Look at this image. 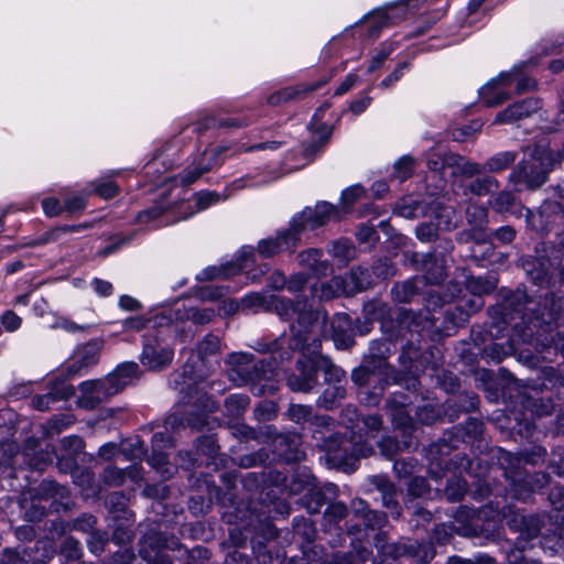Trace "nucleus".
Instances as JSON below:
<instances>
[{
    "label": "nucleus",
    "instance_id": "nucleus-33",
    "mask_svg": "<svg viewBox=\"0 0 564 564\" xmlns=\"http://www.w3.org/2000/svg\"><path fill=\"white\" fill-rule=\"evenodd\" d=\"M48 390L57 401L67 400L75 394V388L61 379L51 382Z\"/></svg>",
    "mask_w": 564,
    "mask_h": 564
},
{
    "label": "nucleus",
    "instance_id": "nucleus-6",
    "mask_svg": "<svg viewBox=\"0 0 564 564\" xmlns=\"http://www.w3.org/2000/svg\"><path fill=\"white\" fill-rule=\"evenodd\" d=\"M108 388L106 378L83 382L79 386L80 395L77 401L79 406L91 410L109 397L115 395L108 391Z\"/></svg>",
    "mask_w": 564,
    "mask_h": 564
},
{
    "label": "nucleus",
    "instance_id": "nucleus-15",
    "mask_svg": "<svg viewBox=\"0 0 564 564\" xmlns=\"http://www.w3.org/2000/svg\"><path fill=\"white\" fill-rule=\"evenodd\" d=\"M101 478L106 485L119 487L123 485L127 478L133 481L141 480V467L138 465H131L121 469L115 466H108L104 469Z\"/></svg>",
    "mask_w": 564,
    "mask_h": 564
},
{
    "label": "nucleus",
    "instance_id": "nucleus-8",
    "mask_svg": "<svg viewBox=\"0 0 564 564\" xmlns=\"http://www.w3.org/2000/svg\"><path fill=\"white\" fill-rule=\"evenodd\" d=\"M540 108L541 102L539 99L525 98L521 101L510 105L505 110L498 112L494 122L499 124L513 123L532 116Z\"/></svg>",
    "mask_w": 564,
    "mask_h": 564
},
{
    "label": "nucleus",
    "instance_id": "nucleus-31",
    "mask_svg": "<svg viewBox=\"0 0 564 564\" xmlns=\"http://www.w3.org/2000/svg\"><path fill=\"white\" fill-rule=\"evenodd\" d=\"M220 341L215 335H207L197 347L198 357L204 360L207 356L215 355L219 350Z\"/></svg>",
    "mask_w": 564,
    "mask_h": 564
},
{
    "label": "nucleus",
    "instance_id": "nucleus-16",
    "mask_svg": "<svg viewBox=\"0 0 564 564\" xmlns=\"http://www.w3.org/2000/svg\"><path fill=\"white\" fill-rule=\"evenodd\" d=\"M448 169L452 170L454 176L474 177L480 174L482 167L476 162H471L462 155L452 153L447 161Z\"/></svg>",
    "mask_w": 564,
    "mask_h": 564
},
{
    "label": "nucleus",
    "instance_id": "nucleus-5",
    "mask_svg": "<svg viewBox=\"0 0 564 564\" xmlns=\"http://www.w3.org/2000/svg\"><path fill=\"white\" fill-rule=\"evenodd\" d=\"M297 219L294 218L291 227L288 230L281 231L276 238L263 239L258 243V252L263 258H271L283 250H292L299 240L301 231L297 225Z\"/></svg>",
    "mask_w": 564,
    "mask_h": 564
},
{
    "label": "nucleus",
    "instance_id": "nucleus-61",
    "mask_svg": "<svg viewBox=\"0 0 564 564\" xmlns=\"http://www.w3.org/2000/svg\"><path fill=\"white\" fill-rule=\"evenodd\" d=\"M306 281L307 279L304 274H294L286 281V288L290 292L297 293L304 288Z\"/></svg>",
    "mask_w": 564,
    "mask_h": 564
},
{
    "label": "nucleus",
    "instance_id": "nucleus-11",
    "mask_svg": "<svg viewBox=\"0 0 564 564\" xmlns=\"http://www.w3.org/2000/svg\"><path fill=\"white\" fill-rule=\"evenodd\" d=\"M153 453L148 458L149 464L159 470L164 477H169L171 473V466L167 463V455L161 449L166 447H173V442L169 435L163 433H156L152 437Z\"/></svg>",
    "mask_w": 564,
    "mask_h": 564
},
{
    "label": "nucleus",
    "instance_id": "nucleus-59",
    "mask_svg": "<svg viewBox=\"0 0 564 564\" xmlns=\"http://www.w3.org/2000/svg\"><path fill=\"white\" fill-rule=\"evenodd\" d=\"M343 421L345 424H347L348 427L355 429L358 426L357 422L359 421V414L354 406H346L343 412Z\"/></svg>",
    "mask_w": 564,
    "mask_h": 564
},
{
    "label": "nucleus",
    "instance_id": "nucleus-24",
    "mask_svg": "<svg viewBox=\"0 0 564 564\" xmlns=\"http://www.w3.org/2000/svg\"><path fill=\"white\" fill-rule=\"evenodd\" d=\"M378 362V359H365L364 360V372L369 376H379L381 379L388 381L390 378H393L392 369L387 362L383 360L382 365Z\"/></svg>",
    "mask_w": 564,
    "mask_h": 564
},
{
    "label": "nucleus",
    "instance_id": "nucleus-44",
    "mask_svg": "<svg viewBox=\"0 0 564 564\" xmlns=\"http://www.w3.org/2000/svg\"><path fill=\"white\" fill-rule=\"evenodd\" d=\"M64 488L55 481L45 480L39 487L41 499L53 498L63 496Z\"/></svg>",
    "mask_w": 564,
    "mask_h": 564
},
{
    "label": "nucleus",
    "instance_id": "nucleus-26",
    "mask_svg": "<svg viewBox=\"0 0 564 564\" xmlns=\"http://www.w3.org/2000/svg\"><path fill=\"white\" fill-rule=\"evenodd\" d=\"M487 213L482 207L474 206L467 209V219L470 224H474L475 228L473 229V238L481 241L485 240V236L478 230H480L486 223Z\"/></svg>",
    "mask_w": 564,
    "mask_h": 564
},
{
    "label": "nucleus",
    "instance_id": "nucleus-55",
    "mask_svg": "<svg viewBox=\"0 0 564 564\" xmlns=\"http://www.w3.org/2000/svg\"><path fill=\"white\" fill-rule=\"evenodd\" d=\"M62 552L69 558H78L80 554L78 541L73 538H66L62 544Z\"/></svg>",
    "mask_w": 564,
    "mask_h": 564
},
{
    "label": "nucleus",
    "instance_id": "nucleus-63",
    "mask_svg": "<svg viewBox=\"0 0 564 564\" xmlns=\"http://www.w3.org/2000/svg\"><path fill=\"white\" fill-rule=\"evenodd\" d=\"M495 237L502 243H510L516 236V231L510 226H503L495 231Z\"/></svg>",
    "mask_w": 564,
    "mask_h": 564
},
{
    "label": "nucleus",
    "instance_id": "nucleus-28",
    "mask_svg": "<svg viewBox=\"0 0 564 564\" xmlns=\"http://www.w3.org/2000/svg\"><path fill=\"white\" fill-rule=\"evenodd\" d=\"M248 405L249 397L245 394H231L225 400V408L231 416H239L247 410Z\"/></svg>",
    "mask_w": 564,
    "mask_h": 564
},
{
    "label": "nucleus",
    "instance_id": "nucleus-18",
    "mask_svg": "<svg viewBox=\"0 0 564 564\" xmlns=\"http://www.w3.org/2000/svg\"><path fill=\"white\" fill-rule=\"evenodd\" d=\"M341 283V276H335L326 282H317L312 286V294L321 301L344 295Z\"/></svg>",
    "mask_w": 564,
    "mask_h": 564
},
{
    "label": "nucleus",
    "instance_id": "nucleus-60",
    "mask_svg": "<svg viewBox=\"0 0 564 564\" xmlns=\"http://www.w3.org/2000/svg\"><path fill=\"white\" fill-rule=\"evenodd\" d=\"M54 327L62 328L68 333L85 332L88 328L86 325L76 324L67 318L57 319Z\"/></svg>",
    "mask_w": 564,
    "mask_h": 564
},
{
    "label": "nucleus",
    "instance_id": "nucleus-54",
    "mask_svg": "<svg viewBox=\"0 0 564 564\" xmlns=\"http://www.w3.org/2000/svg\"><path fill=\"white\" fill-rule=\"evenodd\" d=\"M314 438L317 442L323 440V444H321V446L326 452H334L337 448V437L334 433H329L328 436L324 437L322 431L315 430Z\"/></svg>",
    "mask_w": 564,
    "mask_h": 564
},
{
    "label": "nucleus",
    "instance_id": "nucleus-9",
    "mask_svg": "<svg viewBox=\"0 0 564 564\" xmlns=\"http://www.w3.org/2000/svg\"><path fill=\"white\" fill-rule=\"evenodd\" d=\"M140 376L139 366L135 362H123L115 371L106 377L109 384L108 391L117 394L124 387L132 384Z\"/></svg>",
    "mask_w": 564,
    "mask_h": 564
},
{
    "label": "nucleus",
    "instance_id": "nucleus-27",
    "mask_svg": "<svg viewBox=\"0 0 564 564\" xmlns=\"http://www.w3.org/2000/svg\"><path fill=\"white\" fill-rule=\"evenodd\" d=\"M452 153L430 150L426 152V165L433 172H443L445 169H448L447 161Z\"/></svg>",
    "mask_w": 564,
    "mask_h": 564
},
{
    "label": "nucleus",
    "instance_id": "nucleus-2",
    "mask_svg": "<svg viewBox=\"0 0 564 564\" xmlns=\"http://www.w3.org/2000/svg\"><path fill=\"white\" fill-rule=\"evenodd\" d=\"M556 158L552 151L543 147H535L529 151L509 174V182L517 185L523 183L529 189L540 188L552 171Z\"/></svg>",
    "mask_w": 564,
    "mask_h": 564
},
{
    "label": "nucleus",
    "instance_id": "nucleus-20",
    "mask_svg": "<svg viewBox=\"0 0 564 564\" xmlns=\"http://www.w3.org/2000/svg\"><path fill=\"white\" fill-rule=\"evenodd\" d=\"M445 260H438L434 254H429L425 261V279L431 284L442 283L446 278Z\"/></svg>",
    "mask_w": 564,
    "mask_h": 564
},
{
    "label": "nucleus",
    "instance_id": "nucleus-13",
    "mask_svg": "<svg viewBox=\"0 0 564 564\" xmlns=\"http://www.w3.org/2000/svg\"><path fill=\"white\" fill-rule=\"evenodd\" d=\"M299 373H293L288 378V386L293 391L308 392L317 382L316 371L310 362L297 361Z\"/></svg>",
    "mask_w": 564,
    "mask_h": 564
},
{
    "label": "nucleus",
    "instance_id": "nucleus-19",
    "mask_svg": "<svg viewBox=\"0 0 564 564\" xmlns=\"http://www.w3.org/2000/svg\"><path fill=\"white\" fill-rule=\"evenodd\" d=\"M299 262L301 265L307 267L317 275H326L329 270V264L321 261V251L318 249H308L299 254Z\"/></svg>",
    "mask_w": 564,
    "mask_h": 564
},
{
    "label": "nucleus",
    "instance_id": "nucleus-46",
    "mask_svg": "<svg viewBox=\"0 0 564 564\" xmlns=\"http://www.w3.org/2000/svg\"><path fill=\"white\" fill-rule=\"evenodd\" d=\"M332 253L336 258L348 260L354 257L355 250L350 243L343 240L334 242Z\"/></svg>",
    "mask_w": 564,
    "mask_h": 564
},
{
    "label": "nucleus",
    "instance_id": "nucleus-14",
    "mask_svg": "<svg viewBox=\"0 0 564 564\" xmlns=\"http://www.w3.org/2000/svg\"><path fill=\"white\" fill-rule=\"evenodd\" d=\"M324 85V82H316L313 84H299L292 87H285L268 97V104L279 106L295 99H301L308 93H312Z\"/></svg>",
    "mask_w": 564,
    "mask_h": 564
},
{
    "label": "nucleus",
    "instance_id": "nucleus-21",
    "mask_svg": "<svg viewBox=\"0 0 564 564\" xmlns=\"http://www.w3.org/2000/svg\"><path fill=\"white\" fill-rule=\"evenodd\" d=\"M517 159V153L512 151H505L496 153L495 155L490 156L485 165L484 169L487 172L491 173H498L506 169H508L510 165L514 163Z\"/></svg>",
    "mask_w": 564,
    "mask_h": 564
},
{
    "label": "nucleus",
    "instance_id": "nucleus-42",
    "mask_svg": "<svg viewBox=\"0 0 564 564\" xmlns=\"http://www.w3.org/2000/svg\"><path fill=\"white\" fill-rule=\"evenodd\" d=\"M197 210H204L213 204L220 200V195L216 192H200L194 196Z\"/></svg>",
    "mask_w": 564,
    "mask_h": 564
},
{
    "label": "nucleus",
    "instance_id": "nucleus-40",
    "mask_svg": "<svg viewBox=\"0 0 564 564\" xmlns=\"http://www.w3.org/2000/svg\"><path fill=\"white\" fill-rule=\"evenodd\" d=\"M289 416L295 423L307 422L312 419V408L308 405L293 404L289 409Z\"/></svg>",
    "mask_w": 564,
    "mask_h": 564
},
{
    "label": "nucleus",
    "instance_id": "nucleus-58",
    "mask_svg": "<svg viewBox=\"0 0 564 564\" xmlns=\"http://www.w3.org/2000/svg\"><path fill=\"white\" fill-rule=\"evenodd\" d=\"M254 414L260 421H269L275 415L274 404L272 402L261 403L254 410Z\"/></svg>",
    "mask_w": 564,
    "mask_h": 564
},
{
    "label": "nucleus",
    "instance_id": "nucleus-41",
    "mask_svg": "<svg viewBox=\"0 0 564 564\" xmlns=\"http://www.w3.org/2000/svg\"><path fill=\"white\" fill-rule=\"evenodd\" d=\"M107 534L101 531L89 532L87 544L91 553L99 554L107 543Z\"/></svg>",
    "mask_w": 564,
    "mask_h": 564
},
{
    "label": "nucleus",
    "instance_id": "nucleus-37",
    "mask_svg": "<svg viewBox=\"0 0 564 564\" xmlns=\"http://www.w3.org/2000/svg\"><path fill=\"white\" fill-rule=\"evenodd\" d=\"M61 448L66 455L76 456L84 448L83 440L77 435L66 436L61 440Z\"/></svg>",
    "mask_w": 564,
    "mask_h": 564
},
{
    "label": "nucleus",
    "instance_id": "nucleus-17",
    "mask_svg": "<svg viewBox=\"0 0 564 564\" xmlns=\"http://www.w3.org/2000/svg\"><path fill=\"white\" fill-rule=\"evenodd\" d=\"M99 347L96 343H88L76 351L75 361L69 367V372H79L83 368L95 365L98 361Z\"/></svg>",
    "mask_w": 564,
    "mask_h": 564
},
{
    "label": "nucleus",
    "instance_id": "nucleus-35",
    "mask_svg": "<svg viewBox=\"0 0 564 564\" xmlns=\"http://www.w3.org/2000/svg\"><path fill=\"white\" fill-rule=\"evenodd\" d=\"M392 296L397 302H409L415 294V288L412 282L406 281L395 284L391 290Z\"/></svg>",
    "mask_w": 564,
    "mask_h": 564
},
{
    "label": "nucleus",
    "instance_id": "nucleus-7",
    "mask_svg": "<svg viewBox=\"0 0 564 564\" xmlns=\"http://www.w3.org/2000/svg\"><path fill=\"white\" fill-rule=\"evenodd\" d=\"M511 85V74L501 73L497 78L491 79L484 85L480 90V97L488 107H496L510 98L508 91L503 88Z\"/></svg>",
    "mask_w": 564,
    "mask_h": 564
},
{
    "label": "nucleus",
    "instance_id": "nucleus-64",
    "mask_svg": "<svg viewBox=\"0 0 564 564\" xmlns=\"http://www.w3.org/2000/svg\"><path fill=\"white\" fill-rule=\"evenodd\" d=\"M57 459V466L63 473L72 471L76 466V458L72 455L62 454Z\"/></svg>",
    "mask_w": 564,
    "mask_h": 564
},
{
    "label": "nucleus",
    "instance_id": "nucleus-50",
    "mask_svg": "<svg viewBox=\"0 0 564 564\" xmlns=\"http://www.w3.org/2000/svg\"><path fill=\"white\" fill-rule=\"evenodd\" d=\"M57 402L55 397L52 394V392L48 390L45 394H39L33 397L32 404L33 406L39 411H46L51 408L53 403Z\"/></svg>",
    "mask_w": 564,
    "mask_h": 564
},
{
    "label": "nucleus",
    "instance_id": "nucleus-4",
    "mask_svg": "<svg viewBox=\"0 0 564 564\" xmlns=\"http://www.w3.org/2000/svg\"><path fill=\"white\" fill-rule=\"evenodd\" d=\"M174 357V349L159 335L144 336L141 364L150 370H162L170 366Z\"/></svg>",
    "mask_w": 564,
    "mask_h": 564
},
{
    "label": "nucleus",
    "instance_id": "nucleus-52",
    "mask_svg": "<svg viewBox=\"0 0 564 564\" xmlns=\"http://www.w3.org/2000/svg\"><path fill=\"white\" fill-rule=\"evenodd\" d=\"M465 490V482L460 479H452L446 487V494L452 500H459Z\"/></svg>",
    "mask_w": 564,
    "mask_h": 564
},
{
    "label": "nucleus",
    "instance_id": "nucleus-22",
    "mask_svg": "<svg viewBox=\"0 0 564 564\" xmlns=\"http://www.w3.org/2000/svg\"><path fill=\"white\" fill-rule=\"evenodd\" d=\"M499 187V183L496 177L486 175L482 177H478L471 181L467 187L466 192L475 194L477 196H482L491 193L492 191Z\"/></svg>",
    "mask_w": 564,
    "mask_h": 564
},
{
    "label": "nucleus",
    "instance_id": "nucleus-38",
    "mask_svg": "<svg viewBox=\"0 0 564 564\" xmlns=\"http://www.w3.org/2000/svg\"><path fill=\"white\" fill-rule=\"evenodd\" d=\"M209 170L210 166L208 165L188 167L180 174V182L182 185H189L197 181L204 173L208 172Z\"/></svg>",
    "mask_w": 564,
    "mask_h": 564
},
{
    "label": "nucleus",
    "instance_id": "nucleus-48",
    "mask_svg": "<svg viewBox=\"0 0 564 564\" xmlns=\"http://www.w3.org/2000/svg\"><path fill=\"white\" fill-rule=\"evenodd\" d=\"M350 273L351 279L357 283L359 291H364L370 285L371 279L367 269H362L360 267L354 268Z\"/></svg>",
    "mask_w": 564,
    "mask_h": 564
},
{
    "label": "nucleus",
    "instance_id": "nucleus-39",
    "mask_svg": "<svg viewBox=\"0 0 564 564\" xmlns=\"http://www.w3.org/2000/svg\"><path fill=\"white\" fill-rule=\"evenodd\" d=\"M514 195L510 192H500L492 202V207L499 213L508 212L514 205Z\"/></svg>",
    "mask_w": 564,
    "mask_h": 564
},
{
    "label": "nucleus",
    "instance_id": "nucleus-29",
    "mask_svg": "<svg viewBox=\"0 0 564 564\" xmlns=\"http://www.w3.org/2000/svg\"><path fill=\"white\" fill-rule=\"evenodd\" d=\"M85 225H76V226H63L53 228L48 231H46L44 235H42L39 240L36 241V245H44L48 242L57 241L64 234L68 232H75L79 231L83 228H86Z\"/></svg>",
    "mask_w": 564,
    "mask_h": 564
},
{
    "label": "nucleus",
    "instance_id": "nucleus-10",
    "mask_svg": "<svg viewBox=\"0 0 564 564\" xmlns=\"http://www.w3.org/2000/svg\"><path fill=\"white\" fill-rule=\"evenodd\" d=\"M326 376H328L327 380L335 381L336 383H340L341 378H344V371L333 365H329L326 370ZM346 395V390L340 384H333L326 388L323 394L319 397L317 403L318 405L329 410L332 409L338 400L344 399Z\"/></svg>",
    "mask_w": 564,
    "mask_h": 564
},
{
    "label": "nucleus",
    "instance_id": "nucleus-1",
    "mask_svg": "<svg viewBox=\"0 0 564 564\" xmlns=\"http://www.w3.org/2000/svg\"><path fill=\"white\" fill-rule=\"evenodd\" d=\"M271 305L282 318H292L296 315V324L291 325L293 343L290 346L294 349H303L308 341H315L324 333L327 319L326 313L313 310L307 301H293L280 296L271 297Z\"/></svg>",
    "mask_w": 564,
    "mask_h": 564
},
{
    "label": "nucleus",
    "instance_id": "nucleus-25",
    "mask_svg": "<svg viewBox=\"0 0 564 564\" xmlns=\"http://www.w3.org/2000/svg\"><path fill=\"white\" fill-rule=\"evenodd\" d=\"M395 213L403 218H415L423 213V207L413 197L401 199L395 208Z\"/></svg>",
    "mask_w": 564,
    "mask_h": 564
},
{
    "label": "nucleus",
    "instance_id": "nucleus-51",
    "mask_svg": "<svg viewBox=\"0 0 564 564\" xmlns=\"http://www.w3.org/2000/svg\"><path fill=\"white\" fill-rule=\"evenodd\" d=\"M511 74V84L516 83V89L518 94L524 91L534 90L536 88V82L529 77H518Z\"/></svg>",
    "mask_w": 564,
    "mask_h": 564
},
{
    "label": "nucleus",
    "instance_id": "nucleus-53",
    "mask_svg": "<svg viewBox=\"0 0 564 564\" xmlns=\"http://www.w3.org/2000/svg\"><path fill=\"white\" fill-rule=\"evenodd\" d=\"M413 411L415 412L417 420L424 424L432 423L437 416V413L431 404H425L422 408H413Z\"/></svg>",
    "mask_w": 564,
    "mask_h": 564
},
{
    "label": "nucleus",
    "instance_id": "nucleus-12",
    "mask_svg": "<svg viewBox=\"0 0 564 564\" xmlns=\"http://www.w3.org/2000/svg\"><path fill=\"white\" fill-rule=\"evenodd\" d=\"M297 220L304 219L310 223L311 228H316L325 225L327 221L332 219H339V214L337 208L327 203L321 202L316 204L315 208L304 210L301 217L296 218ZM297 225L302 229L303 224L297 221Z\"/></svg>",
    "mask_w": 564,
    "mask_h": 564
},
{
    "label": "nucleus",
    "instance_id": "nucleus-3",
    "mask_svg": "<svg viewBox=\"0 0 564 564\" xmlns=\"http://www.w3.org/2000/svg\"><path fill=\"white\" fill-rule=\"evenodd\" d=\"M227 364L231 366L229 377L232 381L238 384L246 383L248 381H262L269 380L274 375L275 362L273 358H268L253 365L252 371L250 370V364L252 356L245 352H234L227 357Z\"/></svg>",
    "mask_w": 564,
    "mask_h": 564
},
{
    "label": "nucleus",
    "instance_id": "nucleus-34",
    "mask_svg": "<svg viewBox=\"0 0 564 564\" xmlns=\"http://www.w3.org/2000/svg\"><path fill=\"white\" fill-rule=\"evenodd\" d=\"M414 159L410 155H404L399 159L394 164V175L400 181L409 178L413 174Z\"/></svg>",
    "mask_w": 564,
    "mask_h": 564
},
{
    "label": "nucleus",
    "instance_id": "nucleus-47",
    "mask_svg": "<svg viewBox=\"0 0 564 564\" xmlns=\"http://www.w3.org/2000/svg\"><path fill=\"white\" fill-rule=\"evenodd\" d=\"M362 195L364 188L358 185L345 189L341 194V203L344 205V208H348L355 202L360 199Z\"/></svg>",
    "mask_w": 564,
    "mask_h": 564
},
{
    "label": "nucleus",
    "instance_id": "nucleus-23",
    "mask_svg": "<svg viewBox=\"0 0 564 564\" xmlns=\"http://www.w3.org/2000/svg\"><path fill=\"white\" fill-rule=\"evenodd\" d=\"M240 267H236L234 263H228L221 267H209L203 270L197 276L200 281L214 280V279H227L240 271Z\"/></svg>",
    "mask_w": 564,
    "mask_h": 564
},
{
    "label": "nucleus",
    "instance_id": "nucleus-62",
    "mask_svg": "<svg viewBox=\"0 0 564 564\" xmlns=\"http://www.w3.org/2000/svg\"><path fill=\"white\" fill-rule=\"evenodd\" d=\"M64 207L69 213L79 212L85 207V199L79 195L66 198L64 202Z\"/></svg>",
    "mask_w": 564,
    "mask_h": 564
},
{
    "label": "nucleus",
    "instance_id": "nucleus-49",
    "mask_svg": "<svg viewBox=\"0 0 564 564\" xmlns=\"http://www.w3.org/2000/svg\"><path fill=\"white\" fill-rule=\"evenodd\" d=\"M1 323L6 330L14 332L20 328L22 319L13 311H7L1 316Z\"/></svg>",
    "mask_w": 564,
    "mask_h": 564
},
{
    "label": "nucleus",
    "instance_id": "nucleus-43",
    "mask_svg": "<svg viewBox=\"0 0 564 564\" xmlns=\"http://www.w3.org/2000/svg\"><path fill=\"white\" fill-rule=\"evenodd\" d=\"M390 355V347L387 343H373L369 348L368 355L365 359H378V362H383Z\"/></svg>",
    "mask_w": 564,
    "mask_h": 564
},
{
    "label": "nucleus",
    "instance_id": "nucleus-45",
    "mask_svg": "<svg viewBox=\"0 0 564 564\" xmlns=\"http://www.w3.org/2000/svg\"><path fill=\"white\" fill-rule=\"evenodd\" d=\"M438 226L433 223L422 224L416 228V237L421 241H431L437 236Z\"/></svg>",
    "mask_w": 564,
    "mask_h": 564
},
{
    "label": "nucleus",
    "instance_id": "nucleus-30",
    "mask_svg": "<svg viewBox=\"0 0 564 564\" xmlns=\"http://www.w3.org/2000/svg\"><path fill=\"white\" fill-rule=\"evenodd\" d=\"M364 312L369 321H382L389 315V307L381 301H371L365 304Z\"/></svg>",
    "mask_w": 564,
    "mask_h": 564
},
{
    "label": "nucleus",
    "instance_id": "nucleus-56",
    "mask_svg": "<svg viewBox=\"0 0 564 564\" xmlns=\"http://www.w3.org/2000/svg\"><path fill=\"white\" fill-rule=\"evenodd\" d=\"M42 207L46 216L54 217L62 213L63 207L58 199L48 197L43 199Z\"/></svg>",
    "mask_w": 564,
    "mask_h": 564
},
{
    "label": "nucleus",
    "instance_id": "nucleus-32",
    "mask_svg": "<svg viewBox=\"0 0 564 564\" xmlns=\"http://www.w3.org/2000/svg\"><path fill=\"white\" fill-rule=\"evenodd\" d=\"M413 412V406H404L398 405L393 406L390 410V415L392 421L399 427H408L411 424V413Z\"/></svg>",
    "mask_w": 564,
    "mask_h": 564
},
{
    "label": "nucleus",
    "instance_id": "nucleus-57",
    "mask_svg": "<svg viewBox=\"0 0 564 564\" xmlns=\"http://www.w3.org/2000/svg\"><path fill=\"white\" fill-rule=\"evenodd\" d=\"M265 303L264 299L259 293H250L242 297L241 310H249L253 307H261Z\"/></svg>",
    "mask_w": 564,
    "mask_h": 564
},
{
    "label": "nucleus",
    "instance_id": "nucleus-36",
    "mask_svg": "<svg viewBox=\"0 0 564 564\" xmlns=\"http://www.w3.org/2000/svg\"><path fill=\"white\" fill-rule=\"evenodd\" d=\"M186 317L195 324H207L215 317V311L209 307H192L186 312Z\"/></svg>",
    "mask_w": 564,
    "mask_h": 564
}]
</instances>
